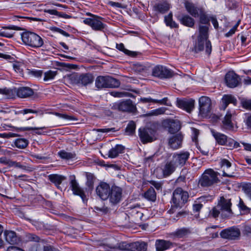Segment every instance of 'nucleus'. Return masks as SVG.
I'll list each match as a JSON object with an SVG mask.
<instances>
[{
  "label": "nucleus",
  "mask_w": 251,
  "mask_h": 251,
  "mask_svg": "<svg viewBox=\"0 0 251 251\" xmlns=\"http://www.w3.org/2000/svg\"><path fill=\"white\" fill-rule=\"evenodd\" d=\"M234 140L227 137V141L226 142L224 146H226L228 147L230 149H233L234 148Z\"/></svg>",
  "instance_id": "nucleus-57"
},
{
  "label": "nucleus",
  "mask_w": 251,
  "mask_h": 251,
  "mask_svg": "<svg viewBox=\"0 0 251 251\" xmlns=\"http://www.w3.org/2000/svg\"><path fill=\"white\" fill-rule=\"evenodd\" d=\"M242 190L246 194V195L248 197L251 195V183H245L242 185Z\"/></svg>",
  "instance_id": "nucleus-53"
},
{
  "label": "nucleus",
  "mask_w": 251,
  "mask_h": 251,
  "mask_svg": "<svg viewBox=\"0 0 251 251\" xmlns=\"http://www.w3.org/2000/svg\"><path fill=\"white\" fill-rule=\"evenodd\" d=\"M243 233L244 234L249 236L251 234V227L250 226H245Z\"/></svg>",
  "instance_id": "nucleus-63"
},
{
  "label": "nucleus",
  "mask_w": 251,
  "mask_h": 251,
  "mask_svg": "<svg viewBox=\"0 0 251 251\" xmlns=\"http://www.w3.org/2000/svg\"><path fill=\"white\" fill-rule=\"evenodd\" d=\"M130 243L126 242L120 243L117 247H110L107 251H116L119 250L123 251H130Z\"/></svg>",
  "instance_id": "nucleus-39"
},
{
  "label": "nucleus",
  "mask_w": 251,
  "mask_h": 251,
  "mask_svg": "<svg viewBox=\"0 0 251 251\" xmlns=\"http://www.w3.org/2000/svg\"><path fill=\"white\" fill-rule=\"evenodd\" d=\"M177 20L182 25L186 26L193 27L194 26V19L188 15L179 16L177 17Z\"/></svg>",
  "instance_id": "nucleus-30"
},
{
  "label": "nucleus",
  "mask_w": 251,
  "mask_h": 251,
  "mask_svg": "<svg viewBox=\"0 0 251 251\" xmlns=\"http://www.w3.org/2000/svg\"><path fill=\"white\" fill-rule=\"evenodd\" d=\"M58 156L62 159L69 160L75 158V152H67L65 150H61L58 152Z\"/></svg>",
  "instance_id": "nucleus-40"
},
{
  "label": "nucleus",
  "mask_w": 251,
  "mask_h": 251,
  "mask_svg": "<svg viewBox=\"0 0 251 251\" xmlns=\"http://www.w3.org/2000/svg\"><path fill=\"white\" fill-rule=\"evenodd\" d=\"M189 194L187 191H184L181 188H176L173 192L172 204L168 212L170 214L174 213L178 208H181L188 201Z\"/></svg>",
  "instance_id": "nucleus-3"
},
{
  "label": "nucleus",
  "mask_w": 251,
  "mask_h": 251,
  "mask_svg": "<svg viewBox=\"0 0 251 251\" xmlns=\"http://www.w3.org/2000/svg\"><path fill=\"white\" fill-rule=\"evenodd\" d=\"M152 75L160 78H168L173 75V73L165 67L158 65L153 68Z\"/></svg>",
  "instance_id": "nucleus-15"
},
{
  "label": "nucleus",
  "mask_w": 251,
  "mask_h": 251,
  "mask_svg": "<svg viewBox=\"0 0 251 251\" xmlns=\"http://www.w3.org/2000/svg\"><path fill=\"white\" fill-rule=\"evenodd\" d=\"M43 71L41 70H33L30 71V74L36 77H41Z\"/></svg>",
  "instance_id": "nucleus-61"
},
{
  "label": "nucleus",
  "mask_w": 251,
  "mask_h": 251,
  "mask_svg": "<svg viewBox=\"0 0 251 251\" xmlns=\"http://www.w3.org/2000/svg\"><path fill=\"white\" fill-rule=\"evenodd\" d=\"M170 8V5L167 2H161L155 3L153 10L157 14H164L167 12Z\"/></svg>",
  "instance_id": "nucleus-28"
},
{
  "label": "nucleus",
  "mask_w": 251,
  "mask_h": 251,
  "mask_svg": "<svg viewBox=\"0 0 251 251\" xmlns=\"http://www.w3.org/2000/svg\"><path fill=\"white\" fill-rule=\"evenodd\" d=\"M209 19L207 16L203 13H201L200 16V22L202 24L209 25Z\"/></svg>",
  "instance_id": "nucleus-56"
},
{
  "label": "nucleus",
  "mask_w": 251,
  "mask_h": 251,
  "mask_svg": "<svg viewBox=\"0 0 251 251\" xmlns=\"http://www.w3.org/2000/svg\"><path fill=\"white\" fill-rule=\"evenodd\" d=\"M70 187L73 194L81 197L83 201L86 200V196L82 188H81L76 181L75 176L70 181Z\"/></svg>",
  "instance_id": "nucleus-21"
},
{
  "label": "nucleus",
  "mask_w": 251,
  "mask_h": 251,
  "mask_svg": "<svg viewBox=\"0 0 251 251\" xmlns=\"http://www.w3.org/2000/svg\"><path fill=\"white\" fill-rule=\"evenodd\" d=\"M208 27L207 25L199 26L198 41L196 43L192 51L198 53L204 50L205 48V53L208 56L212 51V45L208 39Z\"/></svg>",
  "instance_id": "nucleus-2"
},
{
  "label": "nucleus",
  "mask_w": 251,
  "mask_h": 251,
  "mask_svg": "<svg viewBox=\"0 0 251 251\" xmlns=\"http://www.w3.org/2000/svg\"><path fill=\"white\" fill-rule=\"evenodd\" d=\"M110 185L104 182H100L96 188V193L102 201L107 200L109 197L110 191Z\"/></svg>",
  "instance_id": "nucleus-13"
},
{
  "label": "nucleus",
  "mask_w": 251,
  "mask_h": 251,
  "mask_svg": "<svg viewBox=\"0 0 251 251\" xmlns=\"http://www.w3.org/2000/svg\"><path fill=\"white\" fill-rule=\"evenodd\" d=\"M125 147L122 145H116L108 151V156L111 158L117 157L119 154L124 152Z\"/></svg>",
  "instance_id": "nucleus-33"
},
{
  "label": "nucleus",
  "mask_w": 251,
  "mask_h": 251,
  "mask_svg": "<svg viewBox=\"0 0 251 251\" xmlns=\"http://www.w3.org/2000/svg\"><path fill=\"white\" fill-rule=\"evenodd\" d=\"M211 132L217 143L219 145L224 146L226 142L227 141V136L223 133L217 132L213 129L211 130Z\"/></svg>",
  "instance_id": "nucleus-37"
},
{
  "label": "nucleus",
  "mask_w": 251,
  "mask_h": 251,
  "mask_svg": "<svg viewBox=\"0 0 251 251\" xmlns=\"http://www.w3.org/2000/svg\"><path fill=\"white\" fill-rule=\"evenodd\" d=\"M96 130L98 132H115L116 130L115 129V128L112 127V128H98L96 129Z\"/></svg>",
  "instance_id": "nucleus-58"
},
{
  "label": "nucleus",
  "mask_w": 251,
  "mask_h": 251,
  "mask_svg": "<svg viewBox=\"0 0 251 251\" xmlns=\"http://www.w3.org/2000/svg\"><path fill=\"white\" fill-rule=\"evenodd\" d=\"M147 244L144 242L130 243V251H146Z\"/></svg>",
  "instance_id": "nucleus-36"
},
{
  "label": "nucleus",
  "mask_w": 251,
  "mask_h": 251,
  "mask_svg": "<svg viewBox=\"0 0 251 251\" xmlns=\"http://www.w3.org/2000/svg\"><path fill=\"white\" fill-rule=\"evenodd\" d=\"M116 48L124 52L126 54L131 57H135L139 53L138 52L130 51L126 49L123 43L117 44Z\"/></svg>",
  "instance_id": "nucleus-42"
},
{
  "label": "nucleus",
  "mask_w": 251,
  "mask_h": 251,
  "mask_svg": "<svg viewBox=\"0 0 251 251\" xmlns=\"http://www.w3.org/2000/svg\"><path fill=\"white\" fill-rule=\"evenodd\" d=\"M139 132L140 140L144 144L152 142L155 139L156 131L151 128H140Z\"/></svg>",
  "instance_id": "nucleus-14"
},
{
  "label": "nucleus",
  "mask_w": 251,
  "mask_h": 251,
  "mask_svg": "<svg viewBox=\"0 0 251 251\" xmlns=\"http://www.w3.org/2000/svg\"><path fill=\"white\" fill-rule=\"evenodd\" d=\"M242 107L246 109L251 110V100H242L241 101Z\"/></svg>",
  "instance_id": "nucleus-54"
},
{
  "label": "nucleus",
  "mask_w": 251,
  "mask_h": 251,
  "mask_svg": "<svg viewBox=\"0 0 251 251\" xmlns=\"http://www.w3.org/2000/svg\"><path fill=\"white\" fill-rule=\"evenodd\" d=\"M240 229L235 226H232L223 230L220 233L222 238L228 240H238L240 236Z\"/></svg>",
  "instance_id": "nucleus-12"
},
{
  "label": "nucleus",
  "mask_w": 251,
  "mask_h": 251,
  "mask_svg": "<svg viewBox=\"0 0 251 251\" xmlns=\"http://www.w3.org/2000/svg\"><path fill=\"white\" fill-rule=\"evenodd\" d=\"M219 173L212 169L206 170L199 179V184L202 187H210L220 182L218 177Z\"/></svg>",
  "instance_id": "nucleus-5"
},
{
  "label": "nucleus",
  "mask_w": 251,
  "mask_h": 251,
  "mask_svg": "<svg viewBox=\"0 0 251 251\" xmlns=\"http://www.w3.org/2000/svg\"><path fill=\"white\" fill-rule=\"evenodd\" d=\"M135 128V123L133 121H131L129 122L126 128V132L127 133L128 135H132L134 133Z\"/></svg>",
  "instance_id": "nucleus-48"
},
{
  "label": "nucleus",
  "mask_w": 251,
  "mask_h": 251,
  "mask_svg": "<svg viewBox=\"0 0 251 251\" xmlns=\"http://www.w3.org/2000/svg\"><path fill=\"white\" fill-rule=\"evenodd\" d=\"M222 168H223V176L225 177H233L235 176L233 172H226V170L229 169L231 166V163L226 159H223L220 162Z\"/></svg>",
  "instance_id": "nucleus-31"
},
{
  "label": "nucleus",
  "mask_w": 251,
  "mask_h": 251,
  "mask_svg": "<svg viewBox=\"0 0 251 251\" xmlns=\"http://www.w3.org/2000/svg\"><path fill=\"white\" fill-rule=\"evenodd\" d=\"M183 139V136L181 134H176L168 139V145L173 150L178 149L181 147Z\"/></svg>",
  "instance_id": "nucleus-22"
},
{
  "label": "nucleus",
  "mask_w": 251,
  "mask_h": 251,
  "mask_svg": "<svg viewBox=\"0 0 251 251\" xmlns=\"http://www.w3.org/2000/svg\"><path fill=\"white\" fill-rule=\"evenodd\" d=\"M49 179L56 186L58 189H60V185L62 182L66 179L64 176L57 174H51L48 176Z\"/></svg>",
  "instance_id": "nucleus-38"
},
{
  "label": "nucleus",
  "mask_w": 251,
  "mask_h": 251,
  "mask_svg": "<svg viewBox=\"0 0 251 251\" xmlns=\"http://www.w3.org/2000/svg\"><path fill=\"white\" fill-rule=\"evenodd\" d=\"M143 211L144 209L139 206L131 207L127 210L128 216L133 223L137 224L145 220L146 218L143 217Z\"/></svg>",
  "instance_id": "nucleus-10"
},
{
  "label": "nucleus",
  "mask_w": 251,
  "mask_h": 251,
  "mask_svg": "<svg viewBox=\"0 0 251 251\" xmlns=\"http://www.w3.org/2000/svg\"><path fill=\"white\" fill-rule=\"evenodd\" d=\"M108 4L112 6V7H117V8H125V6H123V5L121 3H119V2H114V1H109L108 3Z\"/></svg>",
  "instance_id": "nucleus-59"
},
{
  "label": "nucleus",
  "mask_w": 251,
  "mask_h": 251,
  "mask_svg": "<svg viewBox=\"0 0 251 251\" xmlns=\"http://www.w3.org/2000/svg\"><path fill=\"white\" fill-rule=\"evenodd\" d=\"M24 43L33 48H38L44 44L42 38L38 34L32 32H25L22 34Z\"/></svg>",
  "instance_id": "nucleus-6"
},
{
  "label": "nucleus",
  "mask_w": 251,
  "mask_h": 251,
  "mask_svg": "<svg viewBox=\"0 0 251 251\" xmlns=\"http://www.w3.org/2000/svg\"><path fill=\"white\" fill-rule=\"evenodd\" d=\"M195 102V100L192 99L177 98L176 100V105L187 112L191 113L194 108Z\"/></svg>",
  "instance_id": "nucleus-18"
},
{
  "label": "nucleus",
  "mask_w": 251,
  "mask_h": 251,
  "mask_svg": "<svg viewBox=\"0 0 251 251\" xmlns=\"http://www.w3.org/2000/svg\"><path fill=\"white\" fill-rule=\"evenodd\" d=\"M85 176L86 177V185L89 190H92L94 188V183L96 178L93 174L88 172L85 173Z\"/></svg>",
  "instance_id": "nucleus-41"
},
{
  "label": "nucleus",
  "mask_w": 251,
  "mask_h": 251,
  "mask_svg": "<svg viewBox=\"0 0 251 251\" xmlns=\"http://www.w3.org/2000/svg\"><path fill=\"white\" fill-rule=\"evenodd\" d=\"M231 206L230 199L224 196L220 197L217 205L210 211L209 215L214 218H217L220 215L222 219H229L233 215Z\"/></svg>",
  "instance_id": "nucleus-1"
},
{
  "label": "nucleus",
  "mask_w": 251,
  "mask_h": 251,
  "mask_svg": "<svg viewBox=\"0 0 251 251\" xmlns=\"http://www.w3.org/2000/svg\"><path fill=\"white\" fill-rule=\"evenodd\" d=\"M25 238L27 241L39 242L40 241V237L33 233H26Z\"/></svg>",
  "instance_id": "nucleus-50"
},
{
  "label": "nucleus",
  "mask_w": 251,
  "mask_h": 251,
  "mask_svg": "<svg viewBox=\"0 0 251 251\" xmlns=\"http://www.w3.org/2000/svg\"><path fill=\"white\" fill-rule=\"evenodd\" d=\"M96 87L98 89L118 87L120 85L119 80L110 76H98L95 80Z\"/></svg>",
  "instance_id": "nucleus-7"
},
{
  "label": "nucleus",
  "mask_w": 251,
  "mask_h": 251,
  "mask_svg": "<svg viewBox=\"0 0 251 251\" xmlns=\"http://www.w3.org/2000/svg\"><path fill=\"white\" fill-rule=\"evenodd\" d=\"M50 113L62 119L73 121L77 120V119L74 116L69 115L66 114L60 113L58 112H51Z\"/></svg>",
  "instance_id": "nucleus-49"
},
{
  "label": "nucleus",
  "mask_w": 251,
  "mask_h": 251,
  "mask_svg": "<svg viewBox=\"0 0 251 251\" xmlns=\"http://www.w3.org/2000/svg\"><path fill=\"white\" fill-rule=\"evenodd\" d=\"M94 79V77L91 73L81 74L76 75L75 77V83L78 85L83 86L92 84Z\"/></svg>",
  "instance_id": "nucleus-20"
},
{
  "label": "nucleus",
  "mask_w": 251,
  "mask_h": 251,
  "mask_svg": "<svg viewBox=\"0 0 251 251\" xmlns=\"http://www.w3.org/2000/svg\"><path fill=\"white\" fill-rule=\"evenodd\" d=\"M185 7L187 12L193 17L197 18L199 16L200 9L195 6L193 3L186 1Z\"/></svg>",
  "instance_id": "nucleus-32"
},
{
  "label": "nucleus",
  "mask_w": 251,
  "mask_h": 251,
  "mask_svg": "<svg viewBox=\"0 0 251 251\" xmlns=\"http://www.w3.org/2000/svg\"><path fill=\"white\" fill-rule=\"evenodd\" d=\"M5 240L10 244H15L18 242V239L15 232L11 230H5L4 232Z\"/></svg>",
  "instance_id": "nucleus-34"
},
{
  "label": "nucleus",
  "mask_w": 251,
  "mask_h": 251,
  "mask_svg": "<svg viewBox=\"0 0 251 251\" xmlns=\"http://www.w3.org/2000/svg\"><path fill=\"white\" fill-rule=\"evenodd\" d=\"M0 94L5 95L8 98H14L16 94L19 98H26L32 96L34 91L29 87H20L13 89L4 88H0Z\"/></svg>",
  "instance_id": "nucleus-4"
},
{
  "label": "nucleus",
  "mask_w": 251,
  "mask_h": 251,
  "mask_svg": "<svg viewBox=\"0 0 251 251\" xmlns=\"http://www.w3.org/2000/svg\"><path fill=\"white\" fill-rule=\"evenodd\" d=\"M241 79L239 76L233 71L228 72L225 76V81L226 85L229 88H235L240 83Z\"/></svg>",
  "instance_id": "nucleus-19"
},
{
  "label": "nucleus",
  "mask_w": 251,
  "mask_h": 251,
  "mask_svg": "<svg viewBox=\"0 0 251 251\" xmlns=\"http://www.w3.org/2000/svg\"><path fill=\"white\" fill-rule=\"evenodd\" d=\"M236 30V26H234L228 32L225 34V36L227 37L231 36L235 33Z\"/></svg>",
  "instance_id": "nucleus-64"
},
{
  "label": "nucleus",
  "mask_w": 251,
  "mask_h": 251,
  "mask_svg": "<svg viewBox=\"0 0 251 251\" xmlns=\"http://www.w3.org/2000/svg\"><path fill=\"white\" fill-rule=\"evenodd\" d=\"M57 74V71L49 70L44 73V77L43 80L45 81L52 80L54 78Z\"/></svg>",
  "instance_id": "nucleus-45"
},
{
  "label": "nucleus",
  "mask_w": 251,
  "mask_h": 251,
  "mask_svg": "<svg viewBox=\"0 0 251 251\" xmlns=\"http://www.w3.org/2000/svg\"><path fill=\"white\" fill-rule=\"evenodd\" d=\"M123 190L118 186H112L110 189L108 199L110 203L113 205H116L119 203L122 200Z\"/></svg>",
  "instance_id": "nucleus-17"
},
{
  "label": "nucleus",
  "mask_w": 251,
  "mask_h": 251,
  "mask_svg": "<svg viewBox=\"0 0 251 251\" xmlns=\"http://www.w3.org/2000/svg\"><path fill=\"white\" fill-rule=\"evenodd\" d=\"M163 124L169 128V131L171 133H175L180 128V124L178 122L173 120L167 119L164 120Z\"/></svg>",
  "instance_id": "nucleus-26"
},
{
  "label": "nucleus",
  "mask_w": 251,
  "mask_h": 251,
  "mask_svg": "<svg viewBox=\"0 0 251 251\" xmlns=\"http://www.w3.org/2000/svg\"><path fill=\"white\" fill-rule=\"evenodd\" d=\"M101 19L99 16L95 18H86L83 20V23L90 26L95 31L104 32L106 25L101 21Z\"/></svg>",
  "instance_id": "nucleus-9"
},
{
  "label": "nucleus",
  "mask_w": 251,
  "mask_h": 251,
  "mask_svg": "<svg viewBox=\"0 0 251 251\" xmlns=\"http://www.w3.org/2000/svg\"><path fill=\"white\" fill-rule=\"evenodd\" d=\"M199 112L202 116H206L212 108L211 99L207 96H201L199 100Z\"/></svg>",
  "instance_id": "nucleus-11"
},
{
  "label": "nucleus",
  "mask_w": 251,
  "mask_h": 251,
  "mask_svg": "<svg viewBox=\"0 0 251 251\" xmlns=\"http://www.w3.org/2000/svg\"><path fill=\"white\" fill-rule=\"evenodd\" d=\"M235 113L234 111L228 110L222 121V127L223 128L231 130L233 129V123L232 121V116Z\"/></svg>",
  "instance_id": "nucleus-24"
},
{
  "label": "nucleus",
  "mask_w": 251,
  "mask_h": 251,
  "mask_svg": "<svg viewBox=\"0 0 251 251\" xmlns=\"http://www.w3.org/2000/svg\"><path fill=\"white\" fill-rule=\"evenodd\" d=\"M190 153L188 151H181L173 154L172 159L177 167H182L184 166L189 158Z\"/></svg>",
  "instance_id": "nucleus-16"
},
{
  "label": "nucleus",
  "mask_w": 251,
  "mask_h": 251,
  "mask_svg": "<svg viewBox=\"0 0 251 251\" xmlns=\"http://www.w3.org/2000/svg\"><path fill=\"white\" fill-rule=\"evenodd\" d=\"M238 206L240 210L242 211L244 214H249L251 212V208L245 205L243 201L240 198H239Z\"/></svg>",
  "instance_id": "nucleus-47"
},
{
  "label": "nucleus",
  "mask_w": 251,
  "mask_h": 251,
  "mask_svg": "<svg viewBox=\"0 0 251 251\" xmlns=\"http://www.w3.org/2000/svg\"><path fill=\"white\" fill-rule=\"evenodd\" d=\"M111 108L123 112L135 113L137 111L136 105L130 99L119 101L111 104Z\"/></svg>",
  "instance_id": "nucleus-8"
},
{
  "label": "nucleus",
  "mask_w": 251,
  "mask_h": 251,
  "mask_svg": "<svg viewBox=\"0 0 251 251\" xmlns=\"http://www.w3.org/2000/svg\"><path fill=\"white\" fill-rule=\"evenodd\" d=\"M110 95L114 97L122 98L127 96V92L112 91L110 93Z\"/></svg>",
  "instance_id": "nucleus-55"
},
{
  "label": "nucleus",
  "mask_w": 251,
  "mask_h": 251,
  "mask_svg": "<svg viewBox=\"0 0 251 251\" xmlns=\"http://www.w3.org/2000/svg\"><path fill=\"white\" fill-rule=\"evenodd\" d=\"M168 101V98H164L161 100L153 99L151 97L149 98H141L140 99V101L143 103H158L161 105H169L167 103Z\"/></svg>",
  "instance_id": "nucleus-35"
},
{
  "label": "nucleus",
  "mask_w": 251,
  "mask_h": 251,
  "mask_svg": "<svg viewBox=\"0 0 251 251\" xmlns=\"http://www.w3.org/2000/svg\"><path fill=\"white\" fill-rule=\"evenodd\" d=\"M191 233L189 228L182 227L177 229L171 233V235L177 238H184L187 237Z\"/></svg>",
  "instance_id": "nucleus-29"
},
{
  "label": "nucleus",
  "mask_w": 251,
  "mask_h": 251,
  "mask_svg": "<svg viewBox=\"0 0 251 251\" xmlns=\"http://www.w3.org/2000/svg\"><path fill=\"white\" fill-rule=\"evenodd\" d=\"M202 207L203 205L201 203H195L193 206V211L194 212H199Z\"/></svg>",
  "instance_id": "nucleus-62"
},
{
  "label": "nucleus",
  "mask_w": 251,
  "mask_h": 251,
  "mask_svg": "<svg viewBox=\"0 0 251 251\" xmlns=\"http://www.w3.org/2000/svg\"><path fill=\"white\" fill-rule=\"evenodd\" d=\"M19 113L23 115L26 114L27 113H40V115H43V112L41 110H35L31 109H25L19 111Z\"/></svg>",
  "instance_id": "nucleus-52"
},
{
  "label": "nucleus",
  "mask_w": 251,
  "mask_h": 251,
  "mask_svg": "<svg viewBox=\"0 0 251 251\" xmlns=\"http://www.w3.org/2000/svg\"><path fill=\"white\" fill-rule=\"evenodd\" d=\"M16 134L13 133H0V138H9L10 137H15Z\"/></svg>",
  "instance_id": "nucleus-60"
},
{
  "label": "nucleus",
  "mask_w": 251,
  "mask_h": 251,
  "mask_svg": "<svg viewBox=\"0 0 251 251\" xmlns=\"http://www.w3.org/2000/svg\"><path fill=\"white\" fill-rule=\"evenodd\" d=\"M15 146L20 149H24L26 148L28 145V141L24 138L17 139L15 141Z\"/></svg>",
  "instance_id": "nucleus-46"
},
{
  "label": "nucleus",
  "mask_w": 251,
  "mask_h": 251,
  "mask_svg": "<svg viewBox=\"0 0 251 251\" xmlns=\"http://www.w3.org/2000/svg\"><path fill=\"white\" fill-rule=\"evenodd\" d=\"M8 166L10 167H15L16 168H20L22 170H26L27 167L25 166L22 165L20 162L14 161L11 160H9Z\"/></svg>",
  "instance_id": "nucleus-51"
},
{
  "label": "nucleus",
  "mask_w": 251,
  "mask_h": 251,
  "mask_svg": "<svg viewBox=\"0 0 251 251\" xmlns=\"http://www.w3.org/2000/svg\"><path fill=\"white\" fill-rule=\"evenodd\" d=\"M229 103L236 105L237 103L236 99L231 95H224L221 101L220 109L225 110Z\"/></svg>",
  "instance_id": "nucleus-25"
},
{
  "label": "nucleus",
  "mask_w": 251,
  "mask_h": 251,
  "mask_svg": "<svg viewBox=\"0 0 251 251\" xmlns=\"http://www.w3.org/2000/svg\"><path fill=\"white\" fill-rule=\"evenodd\" d=\"M144 197L149 201H154L156 200V193L152 187H150L144 195Z\"/></svg>",
  "instance_id": "nucleus-44"
},
{
  "label": "nucleus",
  "mask_w": 251,
  "mask_h": 251,
  "mask_svg": "<svg viewBox=\"0 0 251 251\" xmlns=\"http://www.w3.org/2000/svg\"><path fill=\"white\" fill-rule=\"evenodd\" d=\"M164 22L167 26H170L171 28H177L178 26V25L173 20V14L172 12L165 16Z\"/></svg>",
  "instance_id": "nucleus-43"
},
{
  "label": "nucleus",
  "mask_w": 251,
  "mask_h": 251,
  "mask_svg": "<svg viewBox=\"0 0 251 251\" xmlns=\"http://www.w3.org/2000/svg\"><path fill=\"white\" fill-rule=\"evenodd\" d=\"M174 243L168 240L157 239L155 243L156 251H165L174 247Z\"/></svg>",
  "instance_id": "nucleus-23"
},
{
  "label": "nucleus",
  "mask_w": 251,
  "mask_h": 251,
  "mask_svg": "<svg viewBox=\"0 0 251 251\" xmlns=\"http://www.w3.org/2000/svg\"><path fill=\"white\" fill-rule=\"evenodd\" d=\"M177 167L176 165L171 159L168 161L162 169V173L164 177H167L172 174Z\"/></svg>",
  "instance_id": "nucleus-27"
}]
</instances>
